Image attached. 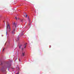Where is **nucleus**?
<instances>
[{
	"label": "nucleus",
	"mask_w": 74,
	"mask_h": 74,
	"mask_svg": "<svg viewBox=\"0 0 74 74\" xmlns=\"http://www.w3.org/2000/svg\"><path fill=\"white\" fill-rule=\"evenodd\" d=\"M13 26L12 27L13 30L12 32V34H14L15 33V28H16V24H15V23H14L13 24Z\"/></svg>",
	"instance_id": "nucleus-1"
},
{
	"label": "nucleus",
	"mask_w": 74,
	"mask_h": 74,
	"mask_svg": "<svg viewBox=\"0 0 74 74\" xmlns=\"http://www.w3.org/2000/svg\"><path fill=\"white\" fill-rule=\"evenodd\" d=\"M6 29L7 30H8L9 29V32L11 30L10 24H8V22H6Z\"/></svg>",
	"instance_id": "nucleus-2"
},
{
	"label": "nucleus",
	"mask_w": 74,
	"mask_h": 74,
	"mask_svg": "<svg viewBox=\"0 0 74 74\" xmlns=\"http://www.w3.org/2000/svg\"><path fill=\"white\" fill-rule=\"evenodd\" d=\"M25 52H22V54L21 55L22 56H25Z\"/></svg>",
	"instance_id": "nucleus-3"
},
{
	"label": "nucleus",
	"mask_w": 74,
	"mask_h": 74,
	"mask_svg": "<svg viewBox=\"0 0 74 74\" xmlns=\"http://www.w3.org/2000/svg\"><path fill=\"white\" fill-rule=\"evenodd\" d=\"M19 40V37H18V36L17 39L16 40V41H18V40Z\"/></svg>",
	"instance_id": "nucleus-4"
},
{
	"label": "nucleus",
	"mask_w": 74,
	"mask_h": 74,
	"mask_svg": "<svg viewBox=\"0 0 74 74\" xmlns=\"http://www.w3.org/2000/svg\"><path fill=\"white\" fill-rule=\"evenodd\" d=\"M24 46H25L24 48H25L26 47V45H25Z\"/></svg>",
	"instance_id": "nucleus-5"
},
{
	"label": "nucleus",
	"mask_w": 74,
	"mask_h": 74,
	"mask_svg": "<svg viewBox=\"0 0 74 74\" xmlns=\"http://www.w3.org/2000/svg\"><path fill=\"white\" fill-rule=\"evenodd\" d=\"M21 22H23V20L21 19Z\"/></svg>",
	"instance_id": "nucleus-6"
},
{
	"label": "nucleus",
	"mask_w": 74,
	"mask_h": 74,
	"mask_svg": "<svg viewBox=\"0 0 74 74\" xmlns=\"http://www.w3.org/2000/svg\"><path fill=\"white\" fill-rule=\"evenodd\" d=\"M21 47H22V45H20L19 46V48H21Z\"/></svg>",
	"instance_id": "nucleus-7"
},
{
	"label": "nucleus",
	"mask_w": 74,
	"mask_h": 74,
	"mask_svg": "<svg viewBox=\"0 0 74 74\" xmlns=\"http://www.w3.org/2000/svg\"><path fill=\"white\" fill-rule=\"evenodd\" d=\"M15 18H16V20H18V18H17L16 17H15Z\"/></svg>",
	"instance_id": "nucleus-8"
},
{
	"label": "nucleus",
	"mask_w": 74,
	"mask_h": 74,
	"mask_svg": "<svg viewBox=\"0 0 74 74\" xmlns=\"http://www.w3.org/2000/svg\"><path fill=\"white\" fill-rule=\"evenodd\" d=\"M27 16V15L26 14V16H25V18H26Z\"/></svg>",
	"instance_id": "nucleus-9"
},
{
	"label": "nucleus",
	"mask_w": 74,
	"mask_h": 74,
	"mask_svg": "<svg viewBox=\"0 0 74 74\" xmlns=\"http://www.w3.org/2000/svg\"><path fill=\"white\" fill-rule=\"evenodd\" d=\"M3 22L4 23H5V21H3Z\"/></svg>",
	"instance_id": "nucleus-10"
},
{
	"label": "nucleus",
	"mask_w": 74,
	"mask_h": 74,
	"mask_svg": "<svg viewBox=\"0 0 74 74\" xmlns=\"http://www.w3.org/2000/svg\"><path fill=\"white\" fill-rule=\"evenodd\" d=\"M23 48H22V50H23Z\"/></svg>",
	"instance_id": "nucleus-11"
},
{
	"label": "nucleus",
	"mask_w": 74,
	"mask_h": 74,
	"mask_svg": "<svg viewBox=\"0 0 74 74\" xmlns=\"http://www.w3.org/2000/svg\"><path fill=\"white\" fill-rule=\"evenodd\" d=\"M4 48H3V51H4Z\"/></svg>",
	"instance_id": "nucleus-12"
},
{
	"label": "nucleus",
	"mask_w": 74,
	"mask_h": 74,
	"mask_svg": "<svg viewBox=\"0 0 74 74\" xmlns=\"http://www.w3.org/2000/svg\"><path fill=\"white\" fill-rule=\"evenodd\" d=\"M7 34V31L6 32V34Z\"/></svg>",
	"instance_id": "nucleus-13"
},
{
	"label": "nucleus",
	"mask_w": 74,
	"mask_h": 74,
	"mask_svg": "<svg viewBox=\"0 0 74 74\" xmlns=\"http://www.w3.org/2000/svg\"><path fill=\"white\" fill-rule=\"evenodd\" d=\"M16 74H19V73H16Z\"/></svg>",
	"instance_id": "nucleus-14"
},
{
	"label": "nucleus",
	"mask_w": 74,
	"mask_h": 74,
	"mask_svg": "<svg viewBox=\"0 0 74 74\" xmlns=\"http://www.w3.org/2000/svg\"><path fill=\"white\" fill-rule=\"evenodd\" d=\"M19 61L20 62V61H21L20 60V59H19Z\"/></svg>",
	"instance_id": "nucleus-15"
},
{
	"label": "nucleus",
	"mask_w": 74,
	"mask_h": 74,
	"mask_svg": "<svg viewBox=\"0 0 74 74\" xmlns=\"http://www.w3.org/2000/svg\"><path fill=\"white\" fill-rule=\"evenodd\" d=\"M1 70L3 71V70L2 69H1Z\"/></svg>",
	"instance_id": "nucleus-16"
},
{
	"label": "nucleus",
	"mask_w": 74,
	"mask_h": 74,
	"mask_svg": "<svg viewBox=\"0 0 74 74\" xmlns=\"http://www.w3.org/2000/svg\"><path fill=\"white\" fill-rule=\"evenodd\" d=\"M18 19H19V18H18Z\"/></svg>",
	"instance_id": "nucleus-17"
},
{
	"label": "nucleus",
	"mask_w": 74,
	"mask_h": 74,
	"mask_svg": "<svg viewBox=\"0 0 74 74\" xmlns=\"http://www.w3.org/2000/svg\"><path fill=\"white\" fill-rule=\"evenodd\" d=\"M11 65H10V66H11Z\"/></svg>",
	"instance_id": "nucleus-18"
},
{
	"label": "nucleus",
	"mask_w": 74,
	"mask_h": 74,
	"mask_svg": "<svg viewBox=\"0 0 74 74\" xmlns=\"http://www.w3.org/2000/svg\"><path fill=\"white\" fill-rule=\"evenodd\" d=\"M18 69H19V68H18Z\"/></svg>",
	"instance_id": "nucleus-19"
},
{
	"label": "nucleus",
	"mask_w": 74,
	"mask_h": 74,
	"mask_svg": "<svg viewBox=\"0 0 74 74\" xmlns=\"http://www.w3.org/2000/svg\"><path fill=\"white\" fill-rule=\"evenodd\" d=\"M9 67H10L9 66Z\"/></svg>",
	"instance_id": "nucleus-20"
}]
</instances>
